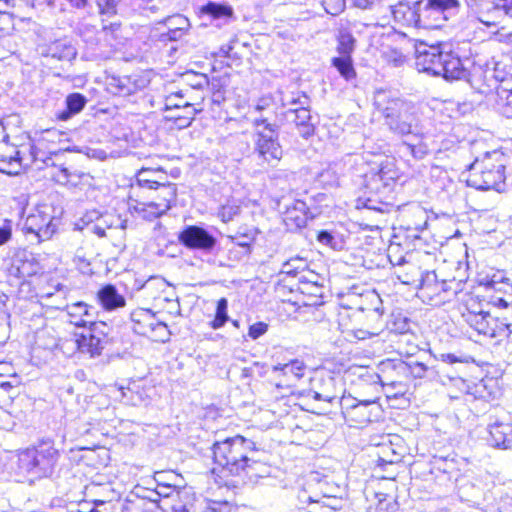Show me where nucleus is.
<instances>
[{
	"instance_id": "f257e3e1",
	"label": "nucleus",
	"mask_w": 512,
	"mask_h": 512,
	"mask_svg": "<svg viewBox=\"0 0 512 512\" xmlns=\"http://www.w3.org/2000/svg\"><path fill=\"white\" fill-rule=\"evenodd\" d=\"M415 56V65L421 72L442 76L447 81L471 82L468 69L471 60L460 55L458 46L447 42L436 45L420 42L415 44Z\"/></svg>"
},
{
	"instance_id": "f03ea898",
	"label": "nucleus",
	"mask_w": 512,
	"mask_h": 512,
	"mask_svg": "<svg viewBox=\"0 0 512 512\" xmlns=\"http://www.w3.org/2000/svg\"><path fill=\"white\" fill-rule=\"evenodd\" d=\"M459 0H399L390 6L396 23L417 29H435L455 17Z\"/></svg>"
},
{
	"instance_id": "7ed1b4c3",
	"label": "nucleus",
	"mask_w": 512,
	"mask_h": 512,
	"mask_svg": "<svg viewBox=\"0 0 512 512\" xmlns=\"http://www.w3.org/2000/svg\"><path fill=\"white\" fill-rule=\"evenodd\" d=\"M507 161L506 155L499 150L476 157L467 169V185L478 190L505 191L510 185V176L505 173Z\"/></svg>"
},
{
	"instance_id": "20e7f679",
	"label": "nucleus",
	"mask_w": 512,
	"mask_h": 512,
	"mask_svg": "<svg viewBox=\"0 0 512 512\" xmlns=\"http://www.w3.org/2000/svg\"><path fill=\"white\" fill-rule=\"evenodd\" d=\"M374 104L392 133L401 137L412 136L414 139H421L423 133L411 103L391 97L385 91H378Z\"/></svg>"
},
{
	"instance_id": "39448f33",
	"label": "nucleus",
	"mask_w": 512,
	"mask_h": 512,
	"mask_svg": "<svg viewBox=\"0 0 512 512\" xmlns=\"http://www.w3.org/2000/svg\"><path fill=\"white\" fill-rule=\"evenodd\" d=\"M60 458L51 438L40 439L35 445L20 451L17 455V473L29 481L52 475Z\"/></svg>"
},
{
	"instance_id": "423d86ee",
	"label": "nucleus",
	"mask_w": 512,
	"mask_h": 512,
	"mask_svg": "<svg viewBox=\"0 0 512 512\" xmlns=\"http://www.w3.org/2000/svg\"><path fill=\"white\" fill-rule=\"evenodd\" d=\"M212 450L214 462L222 468L221 473L231 476H241L251 455L257 453L256 444L241 435L216 441Z\"/></svg>"
},
{
	"instance_id": "0eeeda50",
	"label": "nucleus",
	"mask_w": 512,
	"mask_h": 512,
	"mask_svg": "<svg viewBox=\"0 0 512 512\" xmlns=\"http://www.w3.org/2000/svg\"><path fill=\"white\" fill-rule=\"evenodd\" d=\"M36 52L45 64L72 62L77 57V48L68 36H56L52 29H41L37 33Z\"/></svg>"
},
{
	"instance_id": "6e6552de",
	"label": "nucleus",
	"mask_w": 512,
	"mask_h": 512,
	"mask_svg": "<svg viewBox=\"0 0 512 512\" xmlns=\"http://www.w3.org/2000/svg\"><path fill=\"white\" fill-rule=\"evenodd\" d=\"M78 327L86 329L80 334H75V345L82 354L95 358L102 354L103 349L109 343L110 327L103 321L81 320L75 322Z\"/></svg>"
},
{
	"instance_id": "1a4fd4ad",
	"label": "nucleus",
	"mask_w": 512,
	"mask_h": 512,
	"mask_svg": "<svg viewBox=\"0 0 512 512\" xmlns=\"http://www.w3.org/2000/svg\"><path fill=\"white\" fill-rule=\"evenodd\" d=\"M130 319L135 333L155 342L164 343L169 340L171 333L167 324L152 310L137 308L131 312Z\"/></svg>"
},
{
	"instance_id": "9d476101",
	"label": "nucleus",
	"mask_w": 512,
	"mask_h": 512,
	"mask_svg": "<svg viewBox=\"0 0 512 512\" xmlns=\"http://www.w3.org/2000/svg\"><path fill=\"white\" fill-rule=\"evenodd\" d=\"M177 238L182 246L198 251L202 255L217 256L221 249L217 237L199 225H186L178 233Z\"/></svg>"
},
{
	"instance_id": "9b49d317",
	"label": "nucleus",
	"mask_w": 512,
	"mask_h": 512,
	"mask_svg": "<svg viewBox=\"0 0 512 512\" xmlns=\"http://www.w3.org/2000/svg\"><path fill=\"white\" fill-rule=\"evenodd\" d=\"M150 80L141 73L130 75H109L105 84L109 93L115 96L126 97L143 90L148 86Z\"/></svg>"
},
{
	"instance_id": "f8f14e48",
	"label": "nucleus",
	"mask_w": 512,
	"mask_h": 512,
	"mask_svg": "<svg viewBox=\"0 0 512 512\" xmlns=\"http://www.w3.org/2000/svg\"><path fill=\"white\" fill-rule=\"evenodd\" d=\"M254 151L266 162L280 160L283 154L277 129L257 131L253 135Z\"/></svg>"
},
{
	"instance_id": "ddd939ff",
	"label": "nucleus",
	"mask_w": 512,
	"mask_h": 512,
	"mask_svg": "<svg viewBox=\"0 0 512 512\" xmlns=\"http://www.w3.org/2000/svg\"><path fill=\"white\" fill-rule=\"evenodd\" d=\"M54 217L49 206H41L26 219L27 230L36 234L41 240L49 239L56 230Z\"/></svg>"
},
{
	"instance_id": "4468645a",
	"label": "nucleus",
	"mask_w": 512,
	"mask_h": 512,
	"mask_svg": "<svg viewBox=\"0 0 512 512\" xmlns=\"http://www.w3.org/2000/svg\"><path fill=\"white\" fill-rule=\"evenodd\" d=\"M464 321L473 328L478 334L490 337L498 338V326L497 319L493 318L488 312L483 310H472L467 308V311L462 314Z\"/></svg>"
},
{
	"instance_id": "2eb2a0df",
	"label": "nucleus",
	"mask_w": 512,
	"mask_h": 512,
	"mask_svg": "<svg viewBox=\"0 0 512 512\" xmlns=\"http://www.w3.org/2000/svg\"><path fill=\"white\" fill-rule=\"evenodd\" d=\"M489 492L491 490H485V485L478 479H462L458 484V495L461 500L473 505L490 503L491 496Z\"/></svg>"
},
{
	"instance_id": "dca6fc26",
	"label": "nucleus",
	"mask_w": 512,
	"mask_h": 512,
	"mask_svg": "<svg viewBox=\"0 0 512 512\" xmlns=\"http://www.w3.org/2000/svg\"><path fill=\"white\" fill-rule=\"evenodd\" d=\"M284 117L288 123L294 124L302 138L309 139L315 134L316 124L314 117L311 115L310 108L300 110L286 109Z\"/></svg>"
},
{
	"instance_id": "f3484780",
	"label": "nucleus",
	"mask_w": 512,
	"mask_h": 512,
	"mask_svg": "<svg viewBox=\"0 0 512 512\" xmlns=\"http://www.w3.org/2000/svg\"><path fill=\"white\" fill-rule=\"evenodd\" d=\"M380 406L375 399L361 400L349 411L345 418L346 422L353 427H362L372 421V417H377Z\"/></svg>"
},
{
	"instance_id": "a211bd4d",
	"label": "nucleus",
	"mask_w": 512,
	"mask_h": 512,
	"mask_svg": "<svg viewBox=\"0 0 512 512\" xmlns=\"http://www.w3.org/2000/svg\"><path fill=\"white\" fill-rule=\"evenodd\" d=\"M337 381L332 376L316 377L311 382L308 395L314 400L332 403L339 398Z\"/></svg>"
},
{
	"instance_id": "6ab92c4d",
	"label": "nucleus",
	"mask_w": 512,
	"mask_h": 512,
	"mask_svg": "<svg viewBox=\"0 0 512 512\" xmlns=\"http://www.w3.org/2000/svg\"><path fill=\"white\" fill-rule=\"evenodd\" d=\"M315 214L308 208L303 200H294L286 206L284 211V222L289 227L303 228L308 219H313Z\"/></svg>"
},
{
	"instance_id": "aec40b11",
	"label": "nucleus",
	"mask_w": 512,
	"mask_h": 512,
	"mask_svg": "<svg viewBox=\"0 0 512 512\" xmlns=\"http://www.w3.org/2000/svg\"><path fill=\"white\" fill-rule=\"evenodd\" d=\"M24 138L28 141L25 143V167L35 164L37 169H43L44 167L56 166L53 156H57V153L47 154L39 145H36L32 142L30 136H24Z\"/></svg>"
},
{
	"instance_id": "412c9836",
	"label": "nucleus",
	"mask_w": 512,
	"mask_h": 512,
	"mask_svg": "<svg viewBox=\"0 0 512 512\" xmlns=\"http://www.w3.org/2000/svg\"><path fill=\"white\" fill-rule=\"evenodd\" d=\"M129 210L138 214L142 219L147 221H153L169 210V205L161 204L154 201L149 203L139 202L133 199V196H129Z\"/></svg>"
},
{
	"instance_id": "4be33fe9",
	"label": "nucleus",
	"mask_w": 512,
	"mask_h": 512,
	"mask_svg": "<svg viewBox=\"0 0 512 512\" xmlns=\"http://www.w3.org/2000/svg\"><path fill=\"white\" fill-rule=\"evenodd\" d=\"M307 484L310 488L316 490L318 498H328L337 494H343L341 486L319 472H311Z\"/></svg>"
},
{
	"instance_id": "5701e85b",
	"label": "nucleus",
	"mask_w": 512,
	"mask_h": 512,
	"mask_svg": "<svg viewBox=\"0 0 512 512\" xmlns=\"http://www.w3.org/2000/svg\"><path fill=\"white\" fill-rule=\"evenodd\" d=\"M97 300L105 311H115L126 305L125 297L113 284L103 285L97 292Z\"/></svg>"
},
{
	"instance_id": "b1692460",
	"label": "nucleus",
	"mask_w": 512,
	"mask_h": 512,
	"mask_svg": "<svg viewBox=\"0 0 512 512\" xmlns=\"http://www.w3.org/2000/svg\"><path fill=\"white\" fill-rule=\"evenodd\" d=\"M202 17H208L212 20H223L229 23L236 19L234 9L226 2L208 1L199 8Z\"/></svg>"
},
{
	"instance_id": "393cba45",
	"label": "nucleus",
	"mask_w": 512,
	"mask_h": 512,
	"mask_svg": "<svg viewBox=\"0 0 512 512\" xmlns=\"http://www.w3.org/2000/svg\"><path fill=\"white\" fill-rule=\"evenodd\" d=\"M488 442L501 449H512V424L496 422L489 426Z\"/></svg>"
},
{
	"instance_id": "a878e982",
	"label": "nucleus",
	"mask_w": 512,
	"mask_h": 512,
	"mask_svg": "<svg viewBox=\"0 0 512 512\" xmlns=\"http://www.w3.org/2000/svg\"><path fill=\"white\" fill-rule=\"evenodd\" d=\"M88 99L79 92H73L65 98V108L56 112V118L59 121H68L79 114L87 105Z\"/></svg>"
},
{
	"instance_id": "bb28decb",
	"label": "nucleus",
	"mask_w": 512,
	"mask_h": 512,
	"mask_svg": "<svg viewBox=\"0 0 512 512\" xmlns=\"http://www.w3.org/2000/svg\"><path fill=\"white\" fill-rule=\"evenodd\" d=\"M110 226H112V224L108 225L107 221L96 211L87 213L76 223L77 229L86 230L87 233L96 234L100 238L106 235V228Z\"/></svg>"
},
{
	"instance_id": "cd10ccee",
	"label": "nucleus",
	"mask_w": 512,
	"mask_h": 512,
	"mask_svg": "<svg viewBox=\"0 0 512 512\" xmlns=\"http://www.w3.org/2000/svg\"><path fill=\"white\" fill-rule=\"evenodd\" d=\"M7 270L11 276L17 278H26L36 273L33 261L27 258L25 252L15 254Z\"/></svg>"
},
{
	"instance_id": "c85d7f7f",
	"label": "nucleus",
	"mask_w": 512,
	"mask_h": 512,
	"mask_svg": "<svg viewBox=\"0 0 512 512\" xmlns=\"http://www.w3.org/2000/svg\"><path fill=\"white\" fill-rule=\"evenodd\" d=\"M101 33L110 47L123 45L127 39L125 29L120 21L107 23L106 20L103 19Z\"/></svg>"
},
{
	"instance_id": "c756f323",
	"label": "nucleus",
	"mask_w": 512,
	"mask_h": 512,
	"mask_svg": "<svg viewBox=\"0 0 512 512\" xmlns=\"http://www.w3.org/2000/svg\"><path fill=\"white\" fill-rule=\"evenodd\" d=\"M243 474L239 476L243 482H256L258 479L266 477L269 474V467L251 455L249 461L243 467Z\"/></svg>"
},
{
	"instance_id": "7c9ffc66",
	"label": "nucleus",
	"mask_w": 512,
	"mask_h": 512,
	"mask_svg": "<svg viewBox=\"0 0 512 512\" xmlns=\"http://www.w3.org/2000/svg\"><path fill=\"white\" fill-rule=\"evenodd\" d=\"M256 234L257 232L255 230H250L243 234L229 236L225 244V249L230 253H234V248H240L242 249V255H248Z\"/></svg>"
},
{
	"instance_id": "2f4dec72",
	"label": "nucleus",
	"mask_w": 512,
	"mask_h": 512,
	"mask_svg": "<svg viewBox=\"0 0 512 512\" xmlns=\"http://www.w3.org/2000/svg\"><path fill=\"white\" fill-rule=\"evenodd\" d=\"M489 493L491 500L487 505H491L498 512H512V496L502 486L494 485Z\"/></svg>"
},
{
	"instance_id": "473e14b6",
	"label": "nucleus",
	"mask_w": 512,
	"mask_h": 512,
	"mask_svg": "<svg viewBox=\"0 0 512 512\" xmlns=\"http://www.w3.org/2000/svg\"><path fill=\"white\" fill-rule=\"evenodd\" d=\"M305 370L306 365L302 360L299 359H293L288 363L284 364L278 363L277 365H274L272 368L273 372H278L283 376H290L295 380L301 379L304 376Z\"/></svg>"
},
{
	"instance_id": "72a5a7b5",
	"label": "nucleus",
	"mask_w": 512,
	"mask_h": 512,
	"mask_svg": "<svg viewBox=\"0 0 512 512\" xmlns=\"http://www.w3.org/2000/svg\"><path fill=\"white\" fill-rule=\"evenodd\" d=\"M337 52L339 56H352L356 47V38L347 28H341L337 34Z\"/></svg>"
},
{
	"instance_id": "f704fd0d",
	"label": "nucleus",
	"mask_w": 512,
	"mask_h": 512,
	"mask_svg": "<svg viewBox=\"0 0 512 512\" xmlns=\"http://www.w3.org/2000/svg\"><path fill=\"white\" fill-rule=\"evenodd\" d=\"M155 501L148 500L146 496H140L135 493H131L123 502V510L126 512H144L150 511Z\"/></svg>"
},
{
	"instance_id": "c9c22d12",
	"label": "nucleus",
	"mask_w": 512,
	"mask_h": 512,
	"mask_svg": "<svg viewBox=\"0 0 512 512\" xmlns=\"http://www.w3.org/2000/svg\"><path fill=\"white\" fill-rule=\"evenodd\" d=\"M317 241L324 246H327L335 251H340L344 248L345 242L343 236L337 231L323 229L317 232Z\"/></svg>"
},
{
	"instance_id": "e433bc0d",
	"label": "nucleus",
	"mask_w": 512,
	"mask_h": 512,
	"mask_svg": "<svg viewBox=\"0 0 512 512\" xmlns=\"http://www.w3.org/2000/svg\"><path fill=\"white\" fill-rule=\"evenodd\" d=\"M123 502L120 496L113 492V496L109 499H95L93 506L89 512H122Z\"/></svg>"
},
{
	"instance_id": "4c0bfd02",
	"label": "nucleus",
	"mask_w": 512,
	"mask_h": 512,
	"mask_svg": "<svg viewBox=\"0 0 512 512\" xmlns=\"http://www.w3.org/2000/svg\"><path fill=\"white\" fill-rule=\"evenodd\" d=\"M25 167V156L3 155L0 157V172L7 175L19 174Z\"/></svg>"
},
{
	"instance_id": "58836bf2",
	"label": "nucleus",
	"mask_w": 512,
	"mask_h": 512,
	"mask_svg": "<svg viewBox=\"0 0 512 512\" xmlns=\"http://www.w3.org/2000/svg\"><path fill=\"white\" fill-rule=\"evenodd\" d=\"M376 502L370 506V512H401L397 500L388 494L377 493Z\"/></svg>"
},
{
	"instance_id": "ea45409f",
	"label": "nucleus",
	"mask_w": 512,
	"mask_h": 512,
	"mask_svg": "<svg viewBox=\"0 0 512 512\" xmlns=\"http://www.w3.org/2000/svg\"><path fill=\"white\" fill-rule=\"evenodd\" d=\"M332 66L335 67L339 74L347 81L356 77L352 56L347 55L332 58Z\"/></svg>"
},
{
	"instance_id": "a19ab883",
	"label": "nucleus",
	"mask_w": 512,
	"mask_h": 512,
	"mask_svg": "<svg viewBox=\"0 0 512 512\" xmlns=\"http://www.w3.org/2000/svg\"><path fill=\"white\" fill-rule=\"evenodd\" d=\"M241 212V204L236 199L227 200V202L219 207L217 212L218 218L222 222L228 223L232 221Z\"/></svg>"
},
{
	"instance_id": "79ce46f5",
	"label": "nucleus",
	"mask_w": 512,
	"mask_h": 512,
	"mask_svg": "<svg viewBox=\"0 0 512 512\" xmlns=\"http://www.w3.org/2000/svg\"><path fill=\"white\" fill-rule=\"evenodd\" d=\"M494 78L499 83L496 88L497 90H512L509 88V84L512 83V67L506 70V65L502 62H498L494 69Z\"/></svg>"
},
{
	"instance_id": "37998d69",
	"label": "nucleus",
	"mask_w": 512,
	"mask_h": 512,
	"mask_svg": "<svg viewBox=\"0 0 512 512\" xmlns=\"http://www.w3.org/2000/svg\"><path fill=\"white\" fill-rule=\"evenodd\" d=\"M230 320L228 316V300L224 297L217 301L215 317L210 322L213 329L222 328Z\"/></svg>"
},
{
	"instance_id": "c03bdc74",
	"label": "nucleus",
	"mask_w": 512,
	"mask_h": 512,
	"mask_svg": "<svg viewBox=\"0 0 512 512\" xmlns=\"http://www.w3.org/2000/svg\"><path fill=\"white\" fill-rule=\"evenodd\" d=\"M166 287V282L161 277H150L138 289L142 290L144 294L153 299L159 297V292Z\"/></svg>"
},
{
	"instance_id": "a18cd8bd",
	"label": "nucleus",
	"mask_w": 512,
	"mask_h": 512,
	"mask_svg": "<svg viewBox=\"0 0 512 512\" xmlns=\"http://www.w3.org/2000/svg\"><path fill=\"white\" fill-rule=\"evenodd\" d=\"M156 190L159 192L158 197L161 199L159 203L169 205L170 209L172 203L176 201L177 197L176 184L168 181H161V184H159V187Z\"/></svg>"
},
{
	"instance_id": "49530a36",
	"label": "nucleus",
	"mask_w": 512,
	"mask_h": 512,
	"mask_svg": "<svg viewBox=\"0 0 512 512\" xmlns=\"http://www.w3.org/2000/svg\"><path fill=\"white\" fill-rule=\"evenodd\" d=\"M310 104L311 100L305 93H298L297 95L292 94L282 98V106L284 108L287 107V109H306L310 108Z\"/></svg>"
},
{
	"instance_id": "de8ad7c7",
	"label": "nucleus",
	"mask_w": 512,
	"mask_h": 512,
	"mask_svg": "<svg viewBox=\"0 0 512 512\" xmlns=\"http://www.w3.org/2000/svg\"><path fill=\"white\" fill-rule=\"evenodd\" d=\"M183 79L191 89L201 92L208 88L210 84L208 76L202 73L187 72L183 75Z\"/></svg>"
},
{
	"instance_id": "09e8293b",
	"label": "nucleus",
	"mask_w": 512,
	"mask_h": 512,
	"mask_svg": "<svg viewBox=\"0 0 512 512\" xmlns=\"http://www.w3.org/2000/svg\"><path fill=\"white\" fill-rule=\"evenodd\" d=\"M161 184L160 180L150 179L148 177L142 176L141 172H138L136 175V183L131 185L130 195L139 196L140 189L148 188L156 190Z\"/></svg>"
},
{
	"instance_id": "8fccbe9b",
	"label": "nucleus",
	"mask_w": 512,
	"mask_h": 512,
	"mask_svg": "<svg viewBox=\"0 0 512 512\" xmlns=\"http://www.w3.org/2000/svg\"><path fill=\"white\" fill-rule=\"evenodd\" d=\"M307 261L301 257L290 258L283 263L281 272L287 275L296 276L307 268Z\"/></svg>"
},
{
	"instance_id": "3c124183",
	"label": "nucleus",
	"mask_w": 512,
	"mask_h": 512,
	"mask_svg": "<svg viewBox=\"0 0 512 512\" xmlns=\"http://www.w3.org/2000/svg\"><path fill=\"white\" fill-rule=\"evenodd\" d=\"M99 13L102 16H115L122 12L120 0H96Z\"/></svg>"
},
{
	"instance_id": "603ef678",
	"label": "nucleus",
	"mask_w": 512,
	"mask_h": 512,
	"mask_svg": "<svg viewBox=\"0 0 512 512\" xmlns=\"http://www.w3.org/2000/svg\"><path fill=\"white\" fill-rule=\"evenodd\" d=\"M497 104L503 115L512 118V92L511 90H497Z\"/></svg>"
},
{
	"instance_id": "864d4df0",
	"label": "nucleus",
	"mask_w": 512,
	"mask_h": 512,
	"mask_svg": "<svg viewBox=\"0 0 512 512\" xmlns=\"http://www.w3.org/2000/svg\"><path fill=\"white\" fill-rule=\"evenodd\" d=\"M496 319L500 337L509 338L512 335V307L508 308L501 317Z\"/></svg>"
},
{
	"instance_id": "5fc2aeb1",
	"label": "nucleus",
	"mask_w": 512,
	"mask_h": 512,
	"mask_svg": "<svg viewBox=\"0 0 512 512\" xmlns=\"http://www.w3.org/2000/svg\"><path fill=\"white\" fill-rule=\"evenodd\" d=\"M25 143H17L16 141H6L0 142V157L3 155H15V156H24L25 155Z\"/></svg>"
},
{
	"instance_id": "6e6d98bb",
	"label": "nucleus",
	"mask_w": 512,
	"mask_h": 512,
	"mask_svg": "<svg viewBox=\"0 0 512 512\" xmlns=\"http://www.w3.org/2000/svg\"><path fill=\"white\" fill-rule=\"evenodd\" d=\"M455 469V464L453 460H447V459H435L432 463L431 473H442L444 475H447V479L451 478V475Z\"/></svg>"
},
{
	"instance_id": "4d7b16f0",
	"label": "nucleus",
	"mask_w": 512,
	"mask_h": 512,
	"mask_svg": "<svg viewBox=\"0 0 512 512\" xmlns=\"http://www.w3.org/2000/svg\"><path fill=\"white\" fill-rule=\"evenodd\" d=\"M301 287L299 288L302 293H307L311 296L321 297L322 296V285H319L317 281L308 280L305 276L300 278Z\"/></svg>"
},
{
	"instance_id": "13d9d810",
	"label": "nucleus",
	"mask_w": 512,
	"mask_h": 512,
	"mask_svg": "<svg viewBox=\"0 0 512 512\" xmlns=\"http://www.w3.org/2000/svg\"><path fill=\"white\" fill-rule=\"evenodd\" d=\"M196 104L197 103L183 101V99L177 98V94H169L165 100V109L187 110V106L195 107Z\"/></svg>"
},
{
	"instance_id": "bf43d9fd",
	"label": "nucleus",
	"mask_w": 512,
	"mask_h": 512,
	"mask_svg": "<svg viewBox=\"0 0 512 512\" xmlns=\"http://www.w3.org/2000/svg\"><path fill=\"white\" fill-rule=\"evenodd\" d=\"M202 109H196L193 106H187V110H185V114H175V122L176 124L181 127H188L192 121L194 120L195 115L201 111Z\"/></svg>"
},
{
	"instance_id": "052dcab7",
	"label": "nucleus",
	"mask_w": 512,
	"mask_h": 512,
	"mask_svg": "<svg viewBox=\"0 0 512 512\" xmlns=\"http://www.w3.org/2000/svg\"><path fill=\"white\" fill-rule=\"evenodd\" d=\"M383 170H380L378 173L371 174V176L367 179L366 187L371 192L379 193L380 189L387 186V183L384 182Z\"/></svg>"
},
{
	"instance_id": "680f3d73",
	"label": "nucleus",
	"mask_w": 512,
	"mask_h": 512,
	"mask_svg": "<svg viewBox=\"0 0 512 512\" xmlns=\"http://www.w3.org/2000/svg\"><path fill=\"white\" fill-rule=\"evenodd\" d=\"M326 13L336 16L342 13L346 6V0H321Z\"/></svg>"
},
{
	"instance_id": "e2e57ef3",
	"label": "nucleus",
	"mask_w": 512,
	"mask_h": 512,
	"mask_svg": "<svg viewBox=\"0 0 512 512\" xmlns=\"http://www.w3.org/2000/svg\"><path fill=\"white\" fill-rule=\"evenodd\" d=\"M14 121H18V116L10 115L0 120V142L10 140L11 131L9 130V126L13 124Z\"/></svg>"
},
{
	"instance_id": "0e129e2a",
	"label": "nucleus",
	"mask_w": 512,
	"mask_h": 512,
	"mask_svg": "<svg viewBox=\"0 0 512 512\" xmlns=\"http://www.w3.org/2000/svg\"><path fill=\"white\" fill-rule=\"evenodd\" d=\"M72 177L81 178V173L77 171H70L69 168L61 166L58 173L53 174V178L60 184H67Z\"/></svg>"
},
{
	"instance_id": "69168bd1",
	"label": "nucleus",
	"mask_w": 512,
	"mask_h": 512,
	"mask_svg": "<svg viewBox=\"0 0 512 512\" xmlns=\"http://www.w3.org/2000/svg\"><path fill=\"white\" fill-rule=\"evenodd\" d=\"M438 285H439V281H438L437 274L435 273V271H425V272L421 273L420 287L422 289L435 287L434 291H436Z\"/></svg>"
},
{
	"instance_id": "338daca9",
	"label": "nucleus",
	"mask_w": 512,
	"mask_h": 512,
	"mask_svg": "<svg viewBox=\"0 0 512 512\" xmlns=\"http://www.w3.org/2000/svg\"><path fill=\"white\" fill-rule=\"evenodd\" d=\"M308 512H333L322 500L316 496H307Z\"/></svg>"
},
{
	"instance_id": "774afa93",
	"label": "nucleus",
	"mask_w": 512,
	"mask_h": 512,
	"mask_svg": "<svg viewBox=\"0 0 512 512\" xmlns=\"http://www.w3.org/2000/svg\"><path fill=\"white\" fill-rule=\"evenodd\" d=\"M232 507L227 501H211L202 512H231Z\"/></svg>"
}]
</instances>
